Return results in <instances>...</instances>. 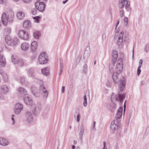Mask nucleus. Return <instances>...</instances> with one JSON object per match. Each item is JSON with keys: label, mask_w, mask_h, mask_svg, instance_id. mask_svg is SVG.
<instances>
[{"label": "nucleus", "mask_w": 149, "mask_h": 149, "mask_svg": "<svg viewBox=\"0 0 149 149\" xmlns=\"http://www.w3.org/2000/svg\"><path fill=\"white\" fill-rule=\"evenodd\" d=\"M40 18L39 16H36L34 17H33V18L35 20L34 21V22H37V23H38L39 21V18Z\"/></svg>", "instance_id": "obj_39"}, {"label": "nucleus", "mask_w": 149, "mask_h": 149, "mask_svg": "<svg viewBox=\"0 0 149 149\" xmlns=\"http://www.w3.org/2000/svg\"><path fill=\"white\" fill-rule=\"evenodd\" d=\"M49 69L48 68H44L42 70V74L45 75H48L49 74Z\"/></svg>", "instance_id": "obj_26"}, {"label": "nucleus", "mask_w": 149, "mask_h": 149, "mask_svg": "<svg viewBox=\"0 0 149 149\" xmlns=\"http://www.w3.org/2000/svg\"><path fill=\"white\" fill-rule=\"evenodd\" d=\"M123 34L124 32L123 31H122L120 34L117 41V43L119 46L122 45L123 44Z\"/></svg>", "instance_id": "obj_14"}, {"label": "nucleus", "mask_w": 149, "mask_h": 149, "mask_svg": "<svg viewBox=\"0 0 149 149\" xmlns=\"http://www.w3.org/2000/svg\"><path fill=\"white\" fill-rule=\"evenodd\" d=\"M18 36L20 38L24 40H27L29 36L28 32L23 30L19 31Z\"/></svg>", "instance_id": "obj_5"}, {"label": "nucleus", "mask_w": 149, "mask_h": 149, "mask_svg": "<svg viewBox=\"0 0 149 149\" xmlns=\"http://www.w3.org/2000/svg\"><path fill=\"white\" fill-rule=\"evenodd\" d=\"M30 46V45L27 43L24 42L21 45V48L24 51L28 50Z\"/></svg>", "instance_id": "obj_17"}, {"label": "nucleus", "mask_w": 149, "mask_h": 149, "mask_svg": "<svg viewBox=\"0 0 149 149\" xmlns=\"http://www.w3.org/2000/svg\"><path fill=\"white\" fill-rule=\"evenodd\" d=\"M5 39L6 42L8 45L12 46L15 44L13 40L12 39L10 36L6 35L5 37Z\"/></svg>", "instance_id": "obj_12"}, {"label": "nucleus", "mask_w": 149, "mask_h": 149, "mask_svg": "<svg viewBox=\"0 0 149 149\" xmlns=\"http://www.w3.org/2000/svg\"><path fill=\"white\" fill-rule=\"evenodd\" d=\"M36 8L40 12L43 11L45 10V5L42 2H37L35 3Z\"/></svg>", "instance_id": "obj_6"}, {"label": "nucleus", "mask_w": 149, "mask_h": 149, "mask_svg": "<svg viewBox=\"0 0 149 149\" xmlns=\"http://www.w3.org/2000/svg\"><path fill=\"white\" fill-rule=\"evenodd\" d=\"M18 91L19 93L21 94L22 95H26L27 93L26 90L22 87L19 88Z\"/></svg>", "instance_id": "obj_25"}, {"label": "nucleus", "mask_w": 149, "mask_h": 149, "mask_svg": "<svg viewBox=\"0 0 149 149\" xmlns=\"http://www.w3.org/2000/svg\"><path fill=\"white\" fill-rule=\"evenodd\" d=\"M37 48V45L36 41H33L31 43V48L33 52H34Z\"/></svg>", "instance_id": "obj_22"}, {"label": "nucleus", "mask_w": 149, "mask_h": 149, "mask_svg": "<svg viewBox=\"0 0 149 149\" xmlns=\"http://www.w3.org/2000/svg\"><path fill=\"white\" fill-rule=\"evenodd\" d=\"M20 82L22 84L25 86L27 85L29 83L28 81L23 77H20Z\"/></svg>", "instance_id": "obj_23"}, {"label": "nucleus", "mask_w": 149, "mask_h": 149, "mask_svg": "<svg viewBox=\"0 0 149 149\" xmlns=\"http://www.w3.org/2000/svg\"><path fill=\"white\" fill-rule=\"evenodd\" d=\"M62 71H63V69H60V71H59V75L60 76L61 74Z\"/></svg>", "instance_id": "obj_55"}, {"label": "nucleus", "mask_w": 149, "mask_h": 149, "mask_svg": "<svg viewBox=\"0 0 149 149\" xmlns=\"http://www.w3.org/2000/svg\"><path fill=\"white\" fill-rule=\"evenodd\" d=\"M83 105L84 107H86L87 105V100L84 101L83 102Z\"/></svg>", "instance_id": "obj_51"}, {"label": "nucleus", "mask_w": 149, "mask_h": 149, "mask_svg": "<svg viewBox=\"0 0 149 149\" xmlns=\"http://www.w3.org/2000/svg\"><path fill=\"white\" fill-rule=\"evenodd\" d=\"M14 17V14L13 12H10V14L9 15L8 17H9V19H8V21L9 22L12 21L13 20V19Z\"/></svg>", "instance_id": "obj_34"}, {"label": "nucleus", "mask_w": 149, "mask_h": 149, "mask_svg": "<svg viewBox=\"0 0 149 149\" xmlns=\"http://www.w3.org/2000/svg\"><path fill=\"white\" fill-rule=\"evenodd\" d=\"M39 90L42 93V96L44 98L47 97L48 94V92L47 88L43 84L41 85L39 87Z\"/></svg>", "instance_id": "obj_7"}, {"label": "nucleus", "mask_w": 149, "mask_h": 149, "mask_svg": "<svg viewBox=\"0 0 149 149\" xmlns=\"http://www.w3.org/2000/svg\"><path fill=\"white\" fill-rule=\"evenodd\" d=\"M65 91V86H63L62 87L61 89V92L62 93H63Z\"/></svg>", "instance_id": "obj_53"}, {"label": "nucleus", "mask_w": 149, "mask_h": 149, "mask_svg": "<svg viewBox=\"0 0 149 149\" xmlns=\"http://www.w3.org/2000/svg\"><path fill=\"white\" fill-rule=\"evenodd\" d=\"M47 58L45 53L43 52L41 53L38 57V61L40 64H44L46 63L48 61Z\"/></svg>", "instance_id": "obj_3"}, {"label": "nucleus", "mask_w": 149, "mask_h": 149, "mask_svg": "<svg viewBox=\"0 0 149 149\" xmlns=\"http://www.w3.org/2000/svg\"><path fill=\"white\" fill-rule=\"evenodd\" d=\"M124 15V10L123 9L119 10V15L121 18H122Z\"/></svg>", "instance_id": "obj_38"}, {"label": "nucleus", "mask_w": 149, "mask_h": 149, "mask_svg": "<svg viewBox=\"0 0 149 149\" xmlns=\"http://www.w3.org/2000/svg\"><path fill=\"white\" fill-rule=\"evenodd\" d=\"M23 100L27 105L31 106L33 105V102L30 95L27 94L24 95Z\"/></svg>", "instance_id": "obj_8"}, {"label": "nucleus", "mask_w": 149, "mask_h": 149, "mask_svg": "<svg viewBox=\"0 0 149 149\" xmlns=\"http://www.w3.org/2000/svg\"><path fill=\"white\" fill-rule=\"evenodd\" d=\"M123 66L122 59H119L117 62V64L115 69V71L120 73L123 70Z\"/></svg>", "instance_id": "obj_4"}, {"label": "nucleus", "mask_w": 149, "mask_h": 149, "mask_svg": "<svg viewBox=\"0 0 149 149\" xmlns=\"http://www.w3.org/2000/svg\"><path fill=\"white\" fill-rule=\"evenodd\" d=\"M127 0H119L118 4H123L125 5V2Z\"/></svg>", "instance_id": "obj_40"}, {"label": "nucleus", "mask_w": 149, "mask_h": 149, "mask_svg": "<svg viewBox=\"0 0 149 149\" xmlns=\"http://www.w3.org/2000/svg\"><path fill=\"white\" fill-rule=\"evenodd\" d=\"M28 74L32 77H34L35 75V73L32 68H30L29 70Z\"/></svg>", "instance_id": "obj_31"}, {"label": "nucleus", "mask_w": 149, "mask_h": 149, "mask_svg": "<svg viewBox=\"0 0 149 149\" xmlns=\"http://www.w3.org/2000/svg\"><path fill=\"white\" fill-rule=\"evenodd\" d=\"M68 0H66L65 1H63V3L64 4H65L68 1Z\"/></svg>", "instance_id": "obj_59"}, {"label": "nucleus", "mask_w": 149, "mask_h": 149, "mask_svg": "<svg viewBox=\"0 0 149 149\" xmlns=\"http://www.w3.org/2000/svg\"><path fill=\"white\" fill-rule=\"evenodd\" d=\"M84 101L87 100V98L86 97V96L85 95H84Z\"/></svg>", "instance_id": "obj_57"}, {"label": "nucleus", "mask_w": 149, "mask_h": 149, "mask_svg": "<svg viewBox=\"0 0 149 149\" xmlns=\"http://www.w3.org/2000/svg\"><path fill=\"white\" fill-rule=\"evenodd\" d=\"M118 72H114L112 75V78L114 82L115 83H118L119 82V87L120 91H122L125 86V78L122 77L119 80L118 79Z\"/></svg>", "instance_id": "obj_1"}, {"label": "nucleus", "mask_w": 149, "mask_h": 149, "mask_svg": "<svg viewBox=\"0 0 149 149\" xmlns=\"http://www.w3.org/2000/svg\"><path fill=\"white\" fill-rule=\"evenodd\" d=\"M23 108L22 105L20 103H17L15 106L14 111L15 114H18L20 113Z\"/></svg>", "instance_id": "obj_10"}, {"label": "nucleus", "mask_w": 149, "mask_h": 149, "mask_svg": "<svg viewBox=\"0 0 149 149\" xmlns=\"http://www.w3.org/2000/svg\"><path fill=\"white\" fill-rule=\"evenodd\" d=\"M103 145H104V147H106V142L105 141L103 142Z\"/></svg>", "instance_id": "obj_61"}, {"label": "nucleus", "mask_w": 149, "mask_h": 149, "mask_svg": "<svg viewBox=\"0 0 149 149\" xmlns=\"http://www.w3.org/2000/svg\"><path fill=\"white\" fill-rule=\"evenodd\" d=\"M60 69H63V64L62 62L61 61L60 62V66L59 67Z\"/></svg>", "instance_id": "obj_48"}, {"label": "nucleus", "mask_w": 149, "mask_h": 149, "mask_svg": "<svg viewBox=\"0 0 149 149\" xmlns=\"http://www.w3.org/2000/svg\"><path fill=\"white\" fill-rule=\"evenodd\" d=\"M141 70L140 69H138L137 71V74L138 75H139L141 73Z\"/></svg>", "instance_id": "obj_52"}, {"label": "nucleus", "mask_w": 149, "mask_h": 149, "mask_svg": "<svg viewBox=\"0 0 149 149\" xmlns=\"http://www.w3.org/2000/svg\"><path fill=\"white\" fill-rule=\"evenodd\" d=\"M118 57L117 52L115 51L113 52L112 57L111 63L109 65V72L112 73V71L114 68V64L116 63Z\"/></svg>", "instance_id": "obj_2"}, {"label": "nucleus", "mask_w": 149, "mask_h": 149, "mask_svg": "<svg viewBox=\"0 0 149 149\" xmlns=\"http://www.w3.org/2000/svg\"><path fill=\"white\" fill-rule=\"evenodd\" d=\"M5 57L2 54H0V64L3 67H4L6 64Z\"/></svg>", "instance_id": "obj_16"}, {"label": "nucleus", "mask_w": 149, "mask_h": 149, "mask_svg": "<svg viewBox=\"0 0 149 149\" xmlns=\"http://www.w3.org/2000/svg\"><path fill=\"white\" fill-rule=\"evenodd\" d=\"M31 25V23L29 20H26L23 23V26L25 28H29Z\"/></svg>", "instance_id": "obj_27"}, {"label": "nucleus", "mask_w": 149, "mask_h": 149, "mask_svg": "<svg viewBox=\"0 0 149 149\" xmlns=\"http://www.w3.org/2000/svg\"><path fill=\"white\" fill-rule=\"evenodd\" d=\"M33 36L36 39H38L40 36V33L39 32H35L33 34Z\"/></svg>", "instance_id": "obj_35"}, {"label": "nucleus", "mask_w": 149, "mask_h": 149, "mask_svg": "<svg viewBox=\"0 0 149 149\" xmlns=\"http://www.w3.org/2000/svg\"><path fill=\"white\" fill-rule=\"evenodd\" d=\"M12 62L15 64H17L18 59H16L14 56H12L11 58Z\"/></svg>", "instance_id": "obj_36"}, {"label": "nucleus", "mask_w": 149, "mask_h": 149, "mask_svg": "<svg viewBox=\"0 0 149 149\" xmlns=\"http://www.w3.org/2000/svg\"><path fill=\"white\" fill-rule=\"evenodd\" d=\"M143 63V60L142 59H141L140 60L139 62V65H142Z\"/></svg>", "instance_id": "obj_54"}, {"label": "nucleus", "mask_w": 149, "mask_h": 149, "mask_svg": "<svg viewBox=\"0 0 149 149\" xmlns=\"http://www.w3.org/2000/svg\"><path fill=\"white\" fill-rule=\"evenodd\" d=\"M11 119H12V120H13V124L14 125L15 123V122L14 121V118L12 117L11 118Z\"/></svg>", "instance_id": "obj_58"}, {"label": "nucleus", "mask_w": 149, "mask_h": 149, "mask_svg": "<svg viewBox=\"0 0 149 149\" xmlns=\"http://www.w3.org/2000/svg\"><path fill=\"white\" fill-rule=\"evenodd\" d=\"M3 2V0H0V3L2 4Z\"/></svg>", "instance_id": "obj_60"}, {"label": "nucleus", "mask_w": 149, "mask_h": 149, "mask_svg": "<svg viewBox=\"0 0 149 149\" xmlns=\"http://www.w3.org/2000/svg\"><path fill=\"white\" fill-rule=\"evenodd\" d=\"M26 120L28 123H31L33 120V116L30 112H26L25 113Z\"/></svg>", "instance_id": "obj_11"}, {"label": "nucleus", "mask_w": 149, "mask_h": 149, "mask_svg": "<svg viewBox=\"0 0 149 149\" xmlns=\"http://www.w3.org/2000/svg\"><path fill=\"white\" fill-rule=\"evenodd\" d=\"M128 18L127 17H125L124 18V21L125 22V25L126 26L128 24Z\"/></svg>", "instance_id": "obj_42"}, {"label": "nucleus", "mask_w": 149, "mask_h": 149, "mask_svg": "<svg viewBox=\"0 0 149 149\" xmlns=\"http://www.w3.org/2000/svg\"><path fill=\"white\" fill-rule=\"evenodd\" d=\"M120 125V123L119 122V120L114 119L111 122V124L110 127L111 130L114 131L117 129Z\"/></svg>", "instance_id": "obj_9"}, {"label": "nucleus", "mask_w": 149, "mask_h": 149, "mask_svg": "<svg viewBox=\"0 0 149 149\" xmlns=\"http://www.w3.org/2000/svg\"><path fill=\"white\" fill-rule=\"evenodd\" d=\"M17 64L20 67L23 66L24 65V61L23 59H18V61Z\"/></svg>", "instance_id": "obj_33"}, {"label": "nucleus", "mask_w": 149, "mask_h": 149, "mask_svg": "<svg viewBox=\"0 0 149 149\" xmlns=\"http://www.w3.org/2000/svg\"><path fill=\"white\" fill-rule=\"evenodd\" d=\"M42 105L38 103L36 109H38L39 110H40L42 109Z\"/></svg>", "instance_id": "obj_44"}, {"label": "nucleus", "mask_w": 149, "mask_h": 149, "mask_svg": "<svg viewBox=\"0 0 149 149\" xmlns=\"http://www.w3.org/2000/svg\"><path fill=\"white\" fill-rule=\"evenodd\" d=\"M125 8L127 10H131V8L130 7V2L129 1H128V0H127L125 2Z\"/></svg>", "instance_id": "obj_30"}, {"label": "nucleus", "mask_w": 149, "mask_h": 149, "mask_svg": "<svg viewBox=\"0 0 149 149\" xmlns=\"http://www.w3.org/2000/svg\"><path fill=\"white\" fill-rule=\"evenodd\" d=\"M126 101H125V102L124 103V111H125V107H126Z\"/></svg>", "instance_id": "obj_56"}, {"label": "nucleus", "mask_w": 149, "mask_h": 149, "mask_svg": "<svg viewBox=\"0 0 149 149\" xmlns=\"http://www.w3.org/2000/svg\"><path fill=\"white\" fill-rule=\"evenodd\" d=\"M87 65L86 64H85L84 65V71L85 72H86V70H87Z\"/></svg>", "instance_id": "obj_50"}, {"label": "nucleus", "mask_w": 149, "mask_h": 149, "mask_svg": "<svg viewBox=\"0 0 149 149\" xmlns=\"http://www.w3.org/2000/svg\"><path fill=\"white\" fill-rule=\"evenodd\" d=\"M31 91L32 94L36 97H38L39 95L37 93V89L35 87L32 86L31 87Z\"/></svg>", "instance_id": "obj_19"}, {"label": "nucleus", "mask_w": 149, "mask_h": 149, "mask_svg": "<svg viewBox=\"0 0 149 149\" xmlns=\"http://www.w3.org/2000/svg\"><path fill=\"white\" fill-rule=\"evenodd\" d=\"M1 90L3 93H6L9 91V89L8 87L4 85L1 86Z\"/></svg>", "instance_id": "obj_24"}, {"label": "nucleus", "mask_w": 149, "mask_h": 149, "mask_svg": "<svg viewBox=\"0 0 149 149\" xmlns=\"http://www.w3.org/2000/svg\"><path fill=\"white\" fill-rule=\"evenodd\" d=\"M3 78V80L5 82H7L8 79V77L7 75L4 73H3L1 74Z\"/></svg>", "instance_id": "obj_32"}, {"label": "nucleus", "mask_w": 149, "mask_h": 149, "mask_svg": "<svg viewBox=\"0 0 149 149\" xmlns=\"http://www.w3.org/2000/svg\"><path fill=\"white\" fill-rule=\"evenodd\" d=\"M88 50H87L86 49L85 50L83 55L84 58H88L90 56L91 51L90 50V48L88 47Z\"/></svg>", "instance_id": "obj_21"}, {"label": "nucleus", "mask_w": 149, "mask_h": 149, "mask_svg": "<svg viewBox=\"0 0 149 149\" xmlns=\"http://www.w3.org/2000/svg\"><path fill=\"white\" fill-rule=\"evenodd\" d=\"M119 24V21L118 20V22H117V24L116 25V29L118 25Z\"/></svg>", "instance_id": "obj_63"}, {"label": "nucleus", "mask_w": 149, "mask_h": 149, "mask_svg": "<svg viewBox=\"0 0 149 149\" xmlns=\"http://www.w3.org/2000/svg\"><path fill=\"white\" fill-rule=\"evenodd\" d=\"M80 117V115L79 114H78L77 116V122H79L80 120L79 118Z\"/></svg>", "instance_id": "obj_46"}, {"label": "nucleus", "mask_w": 149, "mask_h": 149, "mask_svg": "<svg viewBox=\"0 0 149 149\" xmlns=\"http://www.w3.org/2000/svg\"><path fill=\"white\" fill-rule=\"evenodd\" d=\"M17 16L19 19H22L25 16L24 13L22 11H19L17 13Z\"/></svg>", "instance_id": "obj_20"}, {"label": "nucleus", "mask_w": 149, "mask_h": 149, "mask_svg": "<svg viewBox=\"0 0 149 149\" xmlns=\"http://www.w3.org/2000/svg\"><path fill=\"white\" fill-rule=\"evenodd\" d=\"M84 132V130L83 129H81L80 131L79 134V137L81 139L83 136V134Z\"/></svg>", "instance_id": "obj_37"}, {"label": "nucleus", "mask_w": 149, "mask_h": 149, "mask_svg": "<svg viewBox=\"0 0 149 149\" xmlns=\"http://www.w3.org/2000/svg\"><path fill=\"white\" fill-rule=\"evenodd\" d=\"M123 112V107H120L117 111L115 118L114 119L118 120L122 116Z\"/></svg>", "instance_id": "obj_13"}, {"label": "nucleus", "mask_w": 149, "mask_h": 149, "mask_svg": "<svg viewBox=\"0 0 149 149\" xmlns=\"http://www.w3.org/2000/svg\"><path fill=\"white\" fill-rule=\"evenodd\" d=\"M144 51L146 52H148L149 51V44H147L145 47Z\"/></svg>", "instance_id": "obj_41"}, {"label": "nucleus", "mask_w": 149, "mask_h": 149, "mask_svg": "<svg viewBox=\"0 0 149 149\" xmlns=\"http://www.w3.org/2000/svg\"><path fill=\"white\" fill-rule=\"evenodd\" d=\"M141 65H139V66L138 67V69H140V68H141V67L142 66Z\"/></svg>", "instance_id": "obj_64"}, {"label": "nucleus", "mask_w": 149, "mask_h": 149, "mask_svg": "<svg viewBox=\"0 0 149 149\" xmlns=\"http://www.w3.org/2000/svg\"><path fill=\"white\" fill-rule=\"evenodd\" d=\"M102 38H103L104 37L105 38V37H106V35H105V34H103L102 35Z\"/></svg>", "instance_id": "obj_62"}, {"label": "nucleus", "mask_w": 149, "mask_h": 149, "mask_svg": "<svg viewBox=\"0 0 149 149\" xmlns=\"http://www.w3.org/2000/svg\"><path fill=\"white\" fill-rule=\"evenodd\" d=\"M8 19H9V17H8L6 16V14L5 13H2L1 17V21L4 25L6 24L8 21Z\"/></svg>", "instance_id": "obj_15"}, {"label": "nucleus", "mask_w": 149, "mask_h": 149, "mask_svg": "<svg viewBox=\"0 0 149 149\" xmlns=\"http://www.w3.org/2000/svg\"><path fill=\"white\" fill-rule=\"evenodd\" d=\"M8 141L6 139L2 137H0V144L5 146L8 145Z\"/></svg>", "instance_id": "obj_18"}, {"label": "nucleus", "mask_w": 149, "mask_h": 149, "mask_svg": "<svg viewBox=\"0 0 149 149\" xmlns=\"http://www.w3.org/2000/svg\"><path fill=\"white\" fill-rule=\"evenodd\" d=\"M11 28L10 27H7L4 29V33L6 34H9L11 32Z\"/></svg>", "instance_id": "obj_28"}, {"label": "nucleus", "mask_w": 149, "mask_h": 149, "mask_svg": "<svg viewBox=\"0 0 149 149\" xmlns=\"http://www.w3.org/2000/svg\"><path fill=\"white\" fill-rule=\"evenodd\" d=\"M22 1L25 3H29L31 2L32 0H22Z\"/></svg>", "instance_id": "obj_45"}, {"label": "nucleus", "mask_w": 149, "mask_h": 149, "mask_svg": "<svg viewBox=\"0 0 149 149\" xmlns=\"http://www.w3.org/2000/svg\"><path fill=\"white\" fill-rule=\"evenodd\" d=\"M106 86L107 87H109L111 86V85L110 84V82L109 81L107 82L106 83Z\"/></svg>", "instance_id": "obj_49"}, {"label": "nucleus", "mask_w": 149, "mask_h": 149, "mask_svg": "<svg viewBox=\"0 0 149 149\" xmlns=\"http://www.w3.org/2000/svg\"><path fill=\"white\" fill-rule=\"evenodd\" d=\"M125 96L124 94H119L118 95V100L121 102L122 103L123 102V100L125 98Z\"/></svg>", "instance_id": "obj_29"}, {"label": "nucleus", "mask_w": 149, "mask_h": 149, "mask_svg": "<svg viewBox=\"0 0 149 149\" xmlns=\"http://www.w3.org/2000/svg\"><path fill=\"white\" fill-rule=\"evenodd\" d=\"M118 6H119V8L120 9H121L122 8L124 7L125 5H124L123 4H119Z\"/></svg>", "instance_id": "obj_47"}, {"label": "nucleus", "mask_w": 149, "mask_h": 149, "mask_svg": "<svg viewBox=\"0 0 149 149\" xmlns=\"http://www.w3.org/2000/svg\"><path fill=\"white\" fill-rule=\"evenodd\" d=\"M31 13L33 15H36L37 13V10L35 8L32 9L31 11Z\"/></svg>", "instance_id": "obj_43"}]
</instances>
